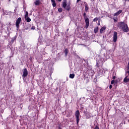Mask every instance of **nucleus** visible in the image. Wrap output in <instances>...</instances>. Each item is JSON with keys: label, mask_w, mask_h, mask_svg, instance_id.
Returning a JSON list of instances; mask_svg holds the SVG:
<instances>
[{"label": "nucleus", "mask_w": 129, "mask_h": 129, "mask_svg": "<svg viewBox=\"0 0 129 129\" xmlns=\"http://www.w3.org/2000/svg\"><path fill=\"white\" fill-rule=\"evenodd\" d=\"M119 25L123 32H125V33L128 32V27H127V25L124 24L123 22L120 23Z\"/></svg>", "instance_id": "1"}, {"label": "nucleus", "mask_w": 129, "mask_h": 129, "mask_svg": "<svg viewBox=\"0 0 129 129\" xmlns=\"http://www.w3.org/2000/svg\"><path fill=\"white\" fill-rule=\"evenodd\" d=\"M62 8L67 10V11H69L70 10V5L67 6V1L63 0L62 1Z\"/></svg>", "instance_id": "2"}, {"label": "nucleus", "mask_w": 129, "mask_h": 129, "mask_svg": "<svg viewBox=\"0 0 129 129\" xmlns=\"http://www.w3.org/2000/svg\"><path fill=\"white\" fill-rule=\"evenodd\" d=\"M84 16L85 17V21L86 23V29H87L89 26V19L86 17V13L84 14Z\"/></svg>", "instance_id": "3"}, {"label": "nucleus", "mask_w": 129, "mask_h": 129, "mask_svg": "<svg viewBox=\"0 0 129 129\" xmlns=\"http://www.w3.org/2000/svg\"><path fill=\"white\" fill-rule=\"evenodd\" d=\"M80 115V114L79 113V111L77 110L76 112V119H77V123L78 124V122H79V116Z\"/></svg>", "instance_id": "4"}, {"label": "nucleus", "mask_w": 129, "mask_h": 129, "mask_svg": "<svg viewBox=\"0 0 129 129\" xmlns=\"http://www.w3.org/2000/svg\"><path fill=\"white\" fill-rule=\"evenodd\" d=\"M22 20V18H19L17 21H16V27L17 28V29H19V25L20 24H21V21Z\"/></svg>", "instance_id": "5"}, {"label": "nucleus", "mask_w": 129, "mask_h": 129, "mask_svg": "<svg viewBox=\"0 0 129 129\" xmlns=\"http://www.w3.org/2000/svg\"><path fill=\"white\" fill-rule=\"evenodd\" d=\"M117 40V33L116 32H115L114 33L113 37V42H116Z\"/></svg>", "instance_id": "6"}, {"label": "nucleus", "mask_w": 129, "mask_h": 129, "mask_svg": "<svg viewBox=\"0 0 129 129\" xmlns=\"http://www.w3.org/2000/svg\"><path fill=\"white\" fill-rule=\"evenodd\" d=\"M28 76V71H27V69H25L23 70V77L25 78Z\"/></svg>", "instance_id": "7"}, {"label": "nucleus", "mask_w": 129, "mask_h": 129, "mask_svg": "<svg viewBox=\"0 0 129 129\" xmlns=\"http://www.w3.org/2000/svg\"><path fill=\"white\" fill-rule=\"evenodd\" d=\"M35 6H40L41 5V1L40 0H35L34 2Z\"/></svg>", "instance_id": "8"}, {"label": "nucleus", "mask_w": 129, "mask_h": 129, "mask_svg": "<svg viewBox=\"0 0 129 129\" xmlns=\"http://www.w3.org/2000/svg\"><path fill=\"white\" fill-rule=\"evenodd\" d=\"M123 81L125 83H126L127 82H129V78H127V76L125 77V78L123 80Z\"/></svg>", "instance_id": "9"}, {"label": "nucleus", "mask_w": 129, "mask_h": 129, "mask_svg": "<svg viewBox=\"0 0 129 129\" xmlns=\"http://www.w3.org/2000/svg\"><path fill=\"white\" fill-rule=\"evenodd\" d=\"M122 11L121 10H119V11H118L117 13L114 14V16H118V15H119L120 14H121Z\"/></svg>", "instance_id": "10"}, {"label": "nucleus", "mask_w": 129, "mask_h": 129, "mask_svg": "<svg viewBox=\"0 0 129 129\" xmlns=\"http://www.w3.org/2000/svg\"><path fill=\"white\" fill-rule=\"evenodd\" d=\"M105 29H106V28L104 26L102 27L100 30V32L101 33H103V31L105 30Z\"/></svg>", "instance_id": "11"}, {"label": "nucleus", "mask_w": 129, "mask_h": 129, "mask_svg": "<svg viewBox=\"0 0 129 129\" xmlns=\"http://www.w3.org/2000/svg\"><path fill=\"white\" fill-rule=\"evenodd\" d=\"M53 7H56V3L55 2V0H51Z\"/></svg>", "instance_id": "12"}, {"label": "nucleus", "mask_w": 129, "mask_h": 129, "mask_svg": "<svg viewBox=\"0 0 129 129\" xmlns=\"http://www.w3.org/2000/svg\"><path fill=\"white\" fill-rule=\"evenodd\" d=\"M25 20L27 22V23H29V22L31 21V19L29 17H27V18H25Z\"/></svg>", "instance_id": "13"}, {"label": "nucleus", "mask_w": 129, "mask_h": 129, "mask_svg": "<svg viewBox=\"0 0 129 129\" xmlns=\"http://www.w3.org/2000/svg\"><path fill=\"white\" fill-rule=\"evenodd\" d=\"M94 33H97V32H98V27H96L95 29H94Z\"/></svg>", "instance_id": "14"}, {"label": "nucleus", "mask_w": 129, "mask_h": 129, "mask_svg": "<svg viewBox=\"0 0 129 129\" xmlns=\"http://www.w3.org/2000/svg\"><path fill=\"white\" fill-rule=\"evenodd\" d=\"M75 76V75H74V74H70V78H72V79L74 78Z\"/></svg>", "instance_id": "15"}, {"label": "nucleus", "mask_w": 129, "mask_h": 129, "mask_svg": "<svg viewBox=\"0 0 129 129\" xmlns=\"http://www.w3.org/2000/svg\"><path fill=\"white\" fill-rule=\"evenodd\" d=\"M29 15V13H28V12L26 11V14H25V19H27V18L28 17V15Z\"/></svg>", "instance_id": "16"}, {"label": "nucleus", "mask_w": 129, "mask_h": 129, "mask_svg": "<svg viewBox=\"0 0 129 129\" xmlns=\"http://www.w3.org/2000/svg\"><path fill=\"white\" fill-rule=\"evenodd\" d=\"M64 53H65L66 56H67V54L68 53V49H66L64 50Z\"/></svg>", "instance_id": "17"}, {"label": "nucleus", "mask_w": 129, "mask_h": 129, "mask_svg": "<svg viewBox=\"0 0 129 129\" xmlns=\"http://www.w3.org/2000/svg\"><path fill=\"white\" fill-rule=\"evenodd\" d=\"M58 11L59 13H61L62 11H63V9H62V8H60L58 9Z\"/></svg>", "instance_id": "18"}, {"label": "nucleus", "mask_w": 129, "mask_h": 129, "mask_svg": "<svg viewBox=\"0 0 129 129\" xmlns=\"http://www.w3.org/2000/svg\"><path fill=\"white\" fill-rule=\"evenodd\" d=\"M85 11L86 12H87L88 11V7H87V6H85Z\"/></svg>", "instance_id": "19"}, {"label": "nucleus", "mask_w": 129, "mask_h": 129, "mask_svg": "<svg viewBox=\"0 0 129 129\" xmlns=\"http://www.w3.org/2000/svg\"><path fill=\"white\" fill-rule=\"evenodd\" d=\"M97 21H98V18H96L93 20V22H97Z\"/></svg>", "instance_id": "20"}, {"label": "nucleus", "mask_w": 129, "mask_h": 129, "mask_svg": "<svg viewBox=\"0 0 129 129\" xmlns=\"http://www.w3.org/2000/svg\"><path fill=\"white\" fill-rule=\"evenodd\" d=\"M115 81L114 80H112L111 82V84H113L114 83Z\"/></svg>", "instance_id": "21"}, {"label": "nucleus", "mask_w": 129, "mask_h": 129, "mask_svg": "<svg viewBox=\"0 0 129 129\" xmlns=\"http://www.w3.org/2000/svg\"><path fill=\"white\" fill-rule=\"evenodd\" d=\"M31 30H35V26H32L31 27Z\"/></svg>", "instance_id": "22"}, {"label": "nucleus", "mask_w": 129, "mask_h": 129, "mask_svg": "<svg viewBox=\"0 0 129 129\" xmlns=\"http://www.w3.org/2000/svg\"><path fill=\"white\" fill-rule=\"evenodd\" d=\"M109 88L110 89H111V88H112V85H110L109 86Z\"/></svg>", "instance_id": "23"}, {"label": "nucleus", "mask_w": 129, "mask_h": 129, "mask_svg": "<svg viewBox=\"0 0 129 129\" xmlns=\"http://www.w3.org/2000/svg\"><path fill=\"white\" fill-rule=\"evenodd\" d=\"M94 129H99V127L98 126H96Z\"/></svg>", "instance_id": "24"}, {"label": "nucleus", "mask_w": 129, "mask_h": 129, "mask_svg": "<svg viewBox=\"0 0 129 129\" xmlns=\"http://www.w3.org/2000/svg\"><path fill=\"white\" fill-rule=\"evenodd\" d=\"M114 22H117V20L114 19Z\"/></svg>", "instance_id": "25"}, {"label": "nucleus", "mask_w": 129, "mask_h": 129, "mask_svg": "<svg viewBox=\"0 0 129 129\" xmlns=\"http://www.w3.org/2000/svg\"><path fill=\"white\" fill-rule=\"evenodd\" d=\"M15 40H16V38H13V39H12V42H14V41H15Z\"/></svg>", "instance_id": "26"}, {"label": "nucleus", "mask_w": 129, "mask_h": 129, "mask_svg": "<svg viewBox=\"0 0 129 129\" xmlns=\"http://www.w3.org/2000/svg\"><path fill=\"white\" fill-rule=\"evenodd\" d=\"M126 73L128 74V75H129V71L126 72Z\"/></svg>", "instance_id": "27"}, {"label": "nucleus", "mask_w": 129, "mask_h": 129, "mask_svg": "<svg viewBox=\"0 0 129 129\" xmlns=\"http://www.w3.org/2000/svg\"><path fill=\"white\" fill-rule=\"evenodd\" d=\"M79 2H80V0H77V3H79Z\"/></svg>", "instance_id": "28"}, {"label": "nucleus", "mask_w": 129, "mask_h": 129, "mask_svg": "<svg viewBox=\"0 0 129 129\" xmlns=\"http://www.w3.org/2000/svg\"><path fill=\"white\" fill-rule=\"evenodd\" d=\"M113 79H115V76H113Z\"/></svg>", "instance_id": "29"}, {"label": "nucleus", "mask_w": 129, "mask_h": 129, "mask_svg": "<svg viewBox=\"0 0 129 129\" xmlns=\"http://www.w3.org/2000/svg\"><path fill=\"white\" fill-rule=\"evenodd\" d=\"M98 26H99V25H100V23L99 22V23H98Z\"/></svg>", "instance_id": "30"}, {"label": "nucleus", "mask_w": 129, "mask_h": 129, "mask_svg": "<svg viewBox=\"0 0 129 129\" xmlns=\"http://www.w3.org/2000/svg\"><path fill=\"white\" fill-rule=\"evenodd\" d=\"M58 2H62V0H58Z\"/></svg>", "instance_id": "31"}, {"label": "nucleus", "mask_w": 129, "mask_h": 129, "mask_svg": "<svg viewBox=\"0 0 129 129\" xmlns=\"http://www.w3.org/2000/svg\"><path fill=\"white\" fill-rule=\"evenodd\" d=\"M87 117L88 118H89V117H90V116H87Z\"/></svg>", "instance_id": "32"}, {"label": "nucleus", "mask_w": 129, "mask_h": 129, "mask_svg": "<svg viewBox=\"0 0 129 129\" xmlns=\"http://www.w3.org/2000/svg\"><path fill=\"white\" fill-rule=\"evenodd\" d=\"M125 1H127L128 2H129V0H125Z\"/></svg>", "instance_id": "33"}]
</instances>
